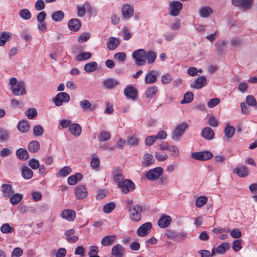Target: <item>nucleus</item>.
I'll return each instance as SVG.
<instances>
[{"label":"nucleus","mask_w":257,"mask_h":257,"mask_svg":"<svg viewBox=\"0 0 257 257\" xmlns=\"http://www.w3.org/2000/svg\"><path fill=\"white\" fill-rule=\"evenodd\" d=\"M229 248V245L228 243L224 242L219 244L216 248V253L223 254Z\"/></svg>","instance_id":"38"},{"label":"nucleus","mask_w":257,"mask_h":257,"mask_svg":"<svg viewBox=\"0 0 257 257\" xmlns=\"http://www.w3.org/2000/svg\"><path fill=\"white\" fill-rule=\"evenodd\" d=\"M10 139L9 132L3 128L0 127V142H6Z\"/></svg>","instance_id":"41"},{"label":"nucleus","mask_w":257,"mask_h":257,"mask_svg":"<svg viewBox=\"0 0 257 257\" xmlns=\"http://www.w3.org/2000/svg\"><path fill=\"white\" fill-rule=\"evenodd\" d=\"M235 128L229 124L226 125L224 130V137L223 139L225 141H229L232 138L235 133Z\"/></svg>","instance_id":"18"},{"label":"nucleus","mask_w":257,"mask_h":257,"mask_svg":"<svg viewBox=\"0 0 257 257\" xmlns=\"http://www.w3.org/2000/svg\"><path fill=\"white\" fill-rule=\"evenodd\" d=\"M158 88L155 86L149 87L146 91V96L149 98H152L153 96L157 92Z\"/></svg>","instance_id":"53"},{"label":"nucleus","mask_w":257,"mask_h":257,"mask_svg":"<svg viewBox=\"0 0 257 257\" xmlns=\"http://www.w3.org/2000/svg\"><path fill=\"white\" fill-rule=\"evenodd\" d=\"M100 165V160L97 157L92 158L90 162V166L93 169L97 170Z\"/></svg>","instance_id":"58"},{"label":"nucleus","mask_w":257,"mask_h":257,"mask_svg":"<svg viewBox=\"0 0 257 257\" xmlns=\"http://www.w3.org/2000/svg\"><path fill=\"white\" fill-rule=\"evenodd\" d=\"M0 230L3 233L9 234L14 232L15 228L11 226L9 223H6L1 226Z\"/></svg>","instance_id":"37"},{"label":"nucleus","mask_w":257,"mask_h":257,"mask_svg":"<svg viewBox=\"0 0 257 257\" xmlns=\"http://www.w3.org/2000/svg\"><path fill=\"white\" fill-rule=\"evenodd\" d=\"M12 39L11 34L9 32H3L0 33V46H3L7 41Z\"/></svg>","instance_id":"29"},{"label":"nucleus","mask_w":257,"mask_h":257,"mask_svg":"<svg viewBox=\"0 0 257 257\" xmlns=\"http://www.w3.org/2000/svg\"><path fill=\"white\" fill-rule=\"evenodd\" d=\"M177 234L178 232L171 230H167L165 233V235L168 238L175 241Z\"/></svg>","instance_id":"56"},{"label":"nucleus","mask_w":257,"mask_h":257,"mask_svg":"<svg viewBox=\"0 0 257 257\" xmlns=\"http://www.w3.org/2000/svg\"><path fill=\"white\" fill-rule=\"evenodd\" d=\"M143 159L144 160V165L145 166H149L154 164L155 162L153 156L150 154H145L143 157Z\"/></svg>","instance_id":"42"},{"label":"nucleus","mask_w":257,"mask_h":257,"mask_svg":"<svg viewBox=\"0 0 257 257\" xmlns=\"http://www.w3.org/2000/svg\"><path fill=\"white\" fill-rule=\"evenodd\" d=\"M64 17V14L62 11H57L51 16L52 20L55 22L61 21Z\"/></svg>","instance_id":"45"},{"label":"nucleus","mask_w":257,"mask_h":257,"mask_svg":"<svg viewBox=\"0 0 257 257\" xmlns=\"http://www.w3.org/2000/svg\"><path fill=\"white\" fill-rule=\"evenodd\" d=\"M29 165L32 169L35 170L39 168V162L35 159H32L29 161Z\"/></svg>","instance_id":"63"},{"label":"nucleus","mask_w":257,"mask_h":257,"mask_svg":"<svg viewBox=\"0 0 257 257\" xmlns=\"http://www.w3.org/2000/svg\"><path fill=\"white\" fill-rule=\"evenodd\" d=\"M233 173L237 174L239 177L244 178L248 175V170L245 166H241L235 168Z\"/></svg>","instance_id":"24"},{"label":"nucleus","mask_w":257,"mask_h":257,"mask_svg":"<svg viewBox=\"0 0 257 257\" xmlns=\"http://www.w3.org/2000/svg\"><path fill=\"white\" fill-rule=\"evenodd\" d=\"M132 57L137 65H144L146 61V51L143 49L137 50L133 53Z\"/></svg>","instance_id":"1"},{"label":"nucleus","mask_w":257,"mask_h":257,"mask_svg":"<svg viewBox=\"0 0 257 257\" xmlns=\"http://www.w3.org/2000/svg\"><path fill=\"white\" fill-rule=\"evenodd\" d=\"M110 134L109 132L106 131H102L98 138V141L99 142H104L107 141L110 139Z\"/></svg>","instance_id":"50"},{"label":"nucleus","mask_w":257,"mask_h":257,"mask_svg":"<svg viewBox=\"0 0 257 257\" xmlns=\"http://www.w3.org/2000/svg\"><path fill=\"white\" fill-rule=\"evenodd\" d=\"M91 56L90 52H81L76 56L75 59L78 61H81L90 59Z\"/></svg>","instance_id":"40"},{"label":"nucleus","mask_w":257,"mask_h":257,"mask_svg":"<svg viewBox=\"0 0 257 257\" xmlns=\"http://www.w3.org/2000/svg\"><path fill=\"white\" fill-rule=\"evenodd\" d=\"M201 135L204 139L207 140H211L214 137V133L211 128L205 127L202 129Z\"/></svg>","instance_id":"22"},{"label":"nucleus","mask_w":257,"mask_h":257,"mask_svg":"<svg viewBox=\"0 0 257 257\" xmlns=\"http://www.w3.org/2000/svg\"><path fill=\"white\" fill-rule=\"evenodd\" d=\"M171 220L172 219L170 216L164 214L158 220V224L160 228H165L170 225Z\"/></svg>","instance_id":"16"},{"label":"nucleus","mask_w":257,"mask_h":257,"mask_svg":"<svg viewBox=\"0 0 257 257\" xmlns=\"http://www.w3.org/2000/svg\"><path fill=\"white\" fill-rule=\"evenodd\" d=\"M124 247L119 244L113 246L111 249V254L115 257H122L124 255Z\"/></svg>","instance_id":"20"},{"label":"nucleus","mask_w":257,"mask_h":257,"mask_svg":"<svg viewBox=\"0 0 257 257\" xmlns=\"http://www.w3.org/2000/svg\"><path fill=\"white\" fill-rule=\"evenodd\" d=\"M2 191L5 194V196H9L12 193V186L8 184H3L2 187Z\"/></svg>","instance_id":"46"},{"label":"nucleus","mask_w":257,"mask_h":257,"mask_svg":"<svg viewBox=\"0 0 257 257\" xmlns=\"http://www.w3.org/2000/svg\"><path fill=\"white\" fill-rule=\"evenodd\" d=\"M81 25V22L77 19H72L68 21V26L69 29L74 32L79 30Z\"/></svg>","instance_id":"19"},{"label":"nucleus","mask_w":257,"mask_h":257,"mask_svg":"<svg viewBox=\"0 0 257 257\" xmlns=\"http://www.w3.org/2000/svg\"><path fill=\"white\" fill-rule=\"evenodd\" d=\"M188 127V124L186 122L178 124L172 134V139L174 141H179Z\"/></svg>","instance_id":"2"},{"label":"nucleus","mask_w":257,"mask_h":257,"mask_svg":"<svg viewBox=\"0 0 257 257\" xmlns=\"http://www.w3.org/2000/svg\"><path fill=\"white\" fill-rule=\"evenodd\" d=\"M23 197V195L22 194L16 193L11 197L10 201L13 205H16L20 202Z\"/></svg>","instance_id":"43"},{"label":"nucleus","mask_w":257,"mask_h":257,"mask_svg":"<svg viewBox=\"0 0 257 257\" xmlns=\"http://www.w3.org/2000/svg\"><path fill=\"white\" fill-rule=\"evenodd\" d=\"M70 99V95L67 93L60 92L56 95L53 100L56 106H60L63 104V102H68Z\"/></svg>","instance_id":"8"},{"label":"nucleus","mask_w":257,"mask_h":257,"mask_svg":"<svg viewBox=\"0 0 257 257\" xmlns=\"http://www.w3.org/2000/svg\"><path fill=\"white\" fill-rule=\"evenodd\" d=\"M116 237L115 235L105 236L101 239V244L103 246H110L114 243Z\"/></svg>","instance_id":"27"},{"label":"nucleus","mask_w":257,"mask_h":257,"mask_svg":"<svg viewBox=\"0 0 257 257\" xmlns=\"http://www.w3.org/2000/svg\"><path fill=\"white\" fill-rule=\"evenodd\" d=\"M135 184L131 180L126 179L122 183L121 191L124 194H126L128 192L133 190L135 189Z\"/></svg>","instance_id":"14"},{"label":"nucleus","mask_w":257,"mask_h":257,"mask_svg":"<svg viewBox=\"0 0 257 257\" xmlns=\"http://www.w3.org/2000/svg\"><path fill=\"white\" fill-rule=\"evenodd\" d=\"M182 8L183 5L181 2L172 1L170 4V15L173 17L178 16Z\"/></svg>","instance_id":"9"},{"label":"nucleus","mask_w":257,"mask_h":257,"mask_svg":"<svg viewBox=\"0 0 257 257\" xmlns=\"http://www.w3.org/2000/svg\"><path fill=\"white\" fill-rule=\"evenodd\" d=\"M25 114L29 119H33L37 115V111L36 108H29L25 111Z\"/></svg>","instance_id":"54"},{"label":"nucleus","mask_w":257,"mask_h":257,"mask_svg":"<svg viewBox=\"0 0 257 257\" xmlns=\"http://www.w3.org/2000/svg\"><path fill=\"white\" fill-rule=\"evenodd\" d=\"M220 102V99L218 98L211 99L207 102V106L209 108H212L217 105Z\"/></svg>","instance_id":"62"},{"label":"nucleus","mask_w":257,"mask_h":257,"mask_svg":"<svg viewBox=\"0 0 257 257\" xmlns=\"http://www.w3.org/2000/svg\"><path fill=\"white\" fill-rule=\"evenodd\" d=\"M84 70L87 72H92L97 70V64L96 62H91L86 63L84 66Z\"/></svg>","instance_id":"33"},{"label":"nucleus","mask_w":257,"mask_h":257,"mask_svg":"<svg viewBox=\"0 0 257 257\" xmlns=\"http://www.w3.org/2000/svg\"><path fill=\"white\" fill-rule=\"evenodd\" d=\"M124 94L127 97L135 100L138 97V90L133 85H127L124 89Z\"/></svg>","instance_id":"10"},{"label":"nucleus","mask_w":257,"mask_h":257,"mask_svg":"<svg viewBox=\"0 0 257 257\" xmlns=\"http://www.w3.org/2000/svg\"><path fill=\"white\" fill-rule=\"evenodd\" d=\"M12 93L16 96H21L26 93L25 83L23 81H19L17 85L10 88Z\"/></svg>","instance_id":"7"},{"label":"nucleus","mask_w":257,"mask_h":257,"mask_svg":"<svg viewBox=\"0 0 257 257\" xmlns=\"http://www.w3.org/2000/svg\"><path fill=\"white\" fill-rule=\"evenodd\" d=\"M213 13L212 9L209 7H203L200 9L199 15L202 18H207Z\"/></svg>","instance_id":"32"},{"label":"nucleus","mask_w":257,"mask_h":257,"mask_svg":"<svg viewBox=\"0 0 257 257\" xmlns=\"http://www.w3.org/2000/svg\"><path fill=\"white\" fill-rule=\"evenodd\" d=\"M124 178L122 175L121 174H117L113 177V180L114 181L118 184L119 187H121L122 185V182Z\"/></svg>","instance_id":"60"},{"label":"nucleus","mask_w":257,"mask_h":257,"mask_svg":"<svg viewBox=\"0 0 257 257\" xmlns=\"http://www.w3.org/2000/svg\"><path fill=\"white\" fill-rule=\"evenodd\" d=\"M71 172V169L68 166L63 167L59 171V175L60 176L65 177L68 175Z\"/></svg>","instance_id":"57"},{"label":"nucleus","mask_w":257,"mask_h":257,"mask_svg":"<svg viewBox=\"0 0 257 257\" xmlns=\"http://www.w3.org/2000/svg\"><path fill=\"white\" fill-rule=\"evenodd\" d=\"M246 102L248 105L255 106L256 105V101L254 97L252 95H248L246 97Z\"/></svg>","instance_id":"61"},{"label":"nucleus","mask_w":257,"mask_h":257,"mask_svg":"<svg viewBox=\"0 0 257 257\" xmlns=\"http://www.w3.org/2000/svg\"><path fill=\"white\" fill-rule=\"evenodd\" d=\"M17 157L21 161H25L29 158L28 151L23 148H19L16 151Z\"/></svg>","instance_id":"25"},{"label":"nucleus","mask_w":257,"mask_h":257,"mask_svg":"<svg viewBox=\"0 0 257 257\" xmlns=\"http://www.w3.org/2000/svg\"><path fill=\"white\" fill-rule=\"evenodd\" d=\"M23 254V250L19 247H15L12 252L11 257H20Z\"/></svg>","instance_id":"64"},{"label":"nucleus","mask_w":257,"mask_h":257,"mask_svg":"<svg viewBox=\"0 0 257 257\" xmlns=\"http://www.w3.org/2000/svg\"><path fill=\"white\" fill-rule=\"evenodd\" d=\"M83 178L82 175L80 173H77L75 175L70 176L68 178V183L70 185L76 184L78 181L81 180Z\"/></svg>","instance_id":"30"},{"label":"nucleus","mask_w":257,"mask_h":257,"mask_svg":"<svg viewBox=\"0 0 257 257\" xmlns=\"http://www.w3.org/2000/svg\"><path fill=\"white\" fill-rule=\"evenodd\" d=\"M19 15L22 19L26 20H28L31 18V14L29 10L27 9L20 10Z\"/></svg>","instance_id":"49"},{"label":"nucleus","mask_w":257,"mask_h":257,"mask_svg":"<svg viewBox=\"0 0 257 257\" xmlns=\"http://www.w3.org/2000/svg\"><path fill=\"white\" fill-rule=\"evenodd\" d=\"M227 43L228 41L227 40H223L220 43H216L215 46L216 47L218 53H219V54H222L224 51L225 46Z\"/></svg>","instance_id":"55"},{"label":"nucleus","mask_w":257,"mask_h":257,"mask_svg":"<svg viewBox=\"0 0 257 257\" xmlns=\"http://www.w3.org/2000/svg\"><path fill=\"white\" fill-rule=\"evenodd\" d=\"M163 172V168L160 167H158L150 170L146 174V177L150 181H154L160 177L162 174Z\"/></svg>","instance_id":"5"},{"label":"nucleus","mask_w":257,"mask_h":257,"mask_svg":"<svg viewBox=\"0 0 257 257\" xmlns=\"http://www.w3.org/2000/svg\"><path fill=\"white\" fill-rule=\"evenodd\" d=\"M193 99V94L189 91L187 92L184 95L183 100L180 102L181 104L188 103L191 102Z\"/></svg>","instance_id":"48"},{"label":"nucleus","mask_w":257,"mask_h":257,"mask_svg":"<svg viewBox=\"0 0 257 257\" xmlns=\"http://www.w3.org/2000/svg\"><path fill=\"white\" fill-rule=\"evenodd\" d=\"M115 207V203L113 202H109L103 206V210L105 213H109Z\"/></svg>","instance_id":"52"},{"label":"nucleus","mask_w":257,"mask_h":257,"mask_svg":"<svg viewBox=\"0 0 257 257\" xmlns=\"http://www.w3.org/2000/svg\"><path fill=\"white\" fill-rule=\"evenodd\" d=\"M120 39L114 37H109L107 40V48L109 50H115L120 44Z\"/></svg>","instance_id":"17"},{"label":"nucleus","mask_w":257,"mask_h":257,"mask_svg":"<svg viewBox=\"0 0 257 257\" xmlns=\"http://www.w3.org/2000/svg\"><path fill=\"white\" fill-rule=\"evenodd\" d=\"M208 200V198L205 196H201L197 198L195 201V205L197 207H201L205 204Z\"/></svg>","instance_id":"47"},{"label":"nucleus","mask_w":257,"mask_h":257,"mask_svg":"<svg viewBox=\"0 0 257 257\" xmlns=\"http://www.w3.org/2000/svg\"><path fill=\"white\" fill-rule=\"evenodd\" d=\"M121 12L123 19H129L134 14L133 7L128 4L124 5L122 8Z\"/></svg>","instance_id":"15"},{"label":"nucleus","mask_w":257,"mask_h":257,"mask_svg":"<svg viewBox=\"0 0 257 257\" xmlns=\"http://www.w3.org/2000/svg\"><path fill=\"white\" fill-rule=\"evenodd\" d=\"M242 248L241 246V240L237 239L234 241L233 242L232 248L234 251L237 252L239 251Z\"/></svg>","instance_id":"59"},{"label":"nucleus","mask_w":257,"mask_h":257,"mask_svg":"<svg viewBox=\"0 0 257 257\" xmlns=\"http://www.w3.org/2000/svg\"><path fill=\"white\" fill-rule=\"evenodd\" d=\"M157 74L155 71L151 70L146 74L145 81L147 84H152L155 83L157 80Z\"/></svg>","instance_id":"28"},{"label":"nucleus","mask_w":257,"mask_h":257,"mask_svg":"<svg viewBox=\"0 0 257 257\" xmlns=\"http://www.w3.org/2000/svg\"><path fill=\"white\" fill-rule=\"evenodd\" d=\"M152 227V225L151 222H146L138 228L137 233L140 236H146L148 234L147 231L150 230Z\"/></svg>","instance_id":"13"},{"label":"nucleus","mask_w":257,"mask_h":257,"mask_svg":"<svg viewBox=\"0 0 257 257\" xmlns=\"http://www.w3.org/2000/svg\"><path fill=\"white\" fill-rule=\"evenodd\" d=\"M61 216L68 221H73L76 218L75 212L71 209H65L61 213Z\"/></svg>","instance_id":"21"},{"label":"nucleus","mask_w":257,"mask_h":257,"mask_svg":"<svg viewBox=\"0 0 257 257\" xmlns=\"http://www.w3.org/2000/svg\"><path fill=\"white\" fill-rule=\"evenodd\" d=\"M157 55L152 51L146 52V60L148 64L153 63L156 59Z\"/></svg>","instance_id":"44"},{"label":"nucleus","mask_w":257,"mask_h":257,"mask_svg":"<svg viewBox=\"0 0 257 257\" xmlns=\"http://www.w3.org/2000/svg\"><path fill=\"white\" fill-rule=\"evenodd\" d=\"M69 131L72 135L78 137L81 135L82 129L79 124L72 123L69 126Z\"/></svg>","instance_id":"23"},{"label":"nucleus","mask_w":257,"mask_h":257,"mask_svg":"<svg viewBox=\"0 0 257 257\" xmlns=\"http://www.w3.org/2000/svg\"><path fill=\"white\" fill-rule=\"evenodd\" d=\"M90 9V6L88 3H86L84 4L83 6L77 7V15L79 17H83L86 13V10H89Z\"/></svg>","instance_id":"34"},{"label":"nucleus","mask_w":257,"mask_h":257,"mask_svg":"<svg viewBox=\"0 0 257 257\" xmlns=\"http://www.w3.org/2000/svg\"><path fill=\"white\" fill-rule=\"evenodd\" d=\"M207 84V79L205 76H202L197 78L190 84V87L196 89H200Z\"/></svg>","instance_id":"11"},{"label":"nucleus","mask_w":257,"mask_h":257,"mask_svg":"<svg viewBox=\"0 0 257 257\" xmlns=\"http://www.w3.org/2000/svg\"><path fill=\"white\" fill-rule=\"evenodd\" d=\"M44 130L43 126L40 124L35 125L33 128V134L35 137H40L44 134Z\"/></svg>","instance_id":"51"},{"label":"nucleus","mask_w":257,"mask_h":257,"mask_svg":"<svg viewBox=\"0 0 257 257\" xmlns=\"http://www.w3.org/2000/svg\"><path fill=\"white\" fill-rule=\"evenodd\" d=\"M213 156V154L209 151L194 152L191 154V157L193 159L201 161L209 160Z\"/></svg>","instance_id":"3"},{"label":"nucleus","mask_w":257,"mask_h":257,"mask_svg":"<svg viewBox=\"0 0 257 257\" xmlns=\"http://www.w3.org/2000/svg\"><path fill=\"white\" fill-rule=\"evenodd\" d=\"M139 143V139L137 137L131 136H128L126 141H124L123 143L126 144L129 146H137Z\"/></svg>","instance_id":"39"},{"label":"nucleus","mask_w":257,"mask_h":257,"mask_svg":"<svg viewBox=\"0 0 257 257\" xmlns=\"http://www.w3.org/2000/svg\"><path fill=\"white\" fill-rule=\"evenodd\" d=\"M119 84V81L113 78H108L103 82V86L109 89H111L115 87Z\"/></svg>","instance_id":"26"},{"label":"nucleus","mask_w":257,"mask_h":257,"mask_svg":"<svg viewBox=\"0 0 257 257\" xmlns=\"http://www.w3.org/2000/svg\"><path fill=\"white\" fill-rule=\"evenodd\" d=\"M33 174L32 170L29 167L24 166L22 168V175L25 179H30L33 177Z\"/></svg>","instance_id":"35"},{"label":"nucleus","mask_w":257,"mask_h":257,"mask_svg":"<svg viewBox=\"0 0 257 257\" xmlns=\"http://www.w3.org/2000/svg\"><path fill=\"white\" fill-rule=\"evenodd\" d=\"M18 129L22 133H26L29 130V124L26 120L21 121L18 124Z\"/></svg>","instance_id":"36"},{"label":"nucleus","mask_w":257,"mask_h":257,"mask_svg":"<svg viewBox=\"0 0 257 257\" xmlns=\"http://www.w3.org/2000/svg\"><path fill=\"white\" fill-rule=\"evenodd\" d=\"M142 207L139 204L134 206L129 209L131 219L134 221H139L141 219Z\"/></svg>","instance_id":"4"},{"label":"nucleus","mask_w":257,"mask_h":257,"mask_svg":"<svg viewBox=\"0 0 257 257\" xmlns=\"http://www.w3.org/2000/svg\"><path fill=\"white\" fill-rule=\"evenodd\" d=\"M75 194L78 199H83L87 196V189L83 185H78L75 190Z\"/></svg>","instance_id":"12"},{"label":"nucleus","mask_w":257,"mask_h":257,"mask_svg":"<svg viewBox=\"0 0 257 257\" xmlns=\"http://www.w3.org/2000/svg\"><path fill=\"white\" fill-rule=\"evenodd\" d=\"M232 4L239 7L244 11L250 10L253 6V0H231Z\"/></svg>","instance_id":"6"},{"label":"nucleus","mask_w":257,"mask_h":257,"mask_svg":"<svg viewBox=\"0 0 257 257\" xmlns=\"http://www.w3.org/2000/svg\"><path fill=\"white\" fill-rule=\"evenodd\" d=\"M40 145L37 141H32L28 145V149L31 153H36L40 149Z\"/></svg>","instance_id":"31"}]
</instances>
